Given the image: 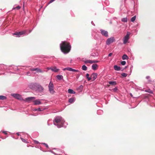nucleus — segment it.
Segmentation results:
<instances>
[{
	"label": "nucleus",
	"mask_w": 155,
	"mask_h": 155,
	"mask_svg": "<svg viewBox=\"0 0 155 155\" xmlns=\"http://www.w3.org/2000/svg\"><path fill=\"white\" fill-rule=\"evenodd\" d=\"M115 41L114 38L113 37L108 38L106 41V43L107 45H109L113 43Z\"/></svg>",
	"instance_id": "6"
},
{
	"label": "nucleus",
	"mask_w": 155,
	"mask_h": 155,
	"mask_svg": "<svg viewBox=\"0 0 155 155\" xmlns=\"http://www.w3.org/2000/svg\"><path fill=\"white\" fill-rule=\"evenodd\" d=\"M100 31L101 33L103 35L107 37H108V33L107 31L103 29H101Z\"/></svg>",
	"instance_id": "7"
},
{
	"label": "nucleus",
	"mask_w": 155,
	"mask_h": 155,
	"mask_svg": "<svg viewBox=\"0 0 155 155\" xmlns=\"http://www.w3.org/2000/svg\"><path fill=\"white\" fill-rule=\"evenodd\" d=\"M130 33L127 32L126 35L123 38V43L124 44H126L129 38V36L130 35Z\"/></svg>",
	"instance_id": "4"
},
{
	"label": "nucleus",
	"mask_w": 155,
	"mask_h": 155,
	"mask_svg": "<svg viewBox=\"0 0 155 155\" xmlns=\"http://www.w3.org/2000/svg\"><path fill=\"white\" fill-rule=\"evenodd\" d=\"M112 90L114 92H116L117 91V87H115V88H114L112 89Z\"/></svg>",
	"instance_id": "34"
},
{
	"label": "nucleus",
	"mask_w": 155,
	"mask_h": 155,
	"mask_svg": "<svg viewBox=\"0 0 155 155\" xmlns=\"http://www.w3.org/2000/svg\"><path fill=\"white\" fill-rule=\"evenodd\" d=\"M146 91L147 92L149 93H150V94H153V91L151 90H150V89H149L147 90H146Z\"/></svg>",
	"instance_id": "30"
},
{
	"label": "nucleus",
	"mask_w": 155,
	"mask_h": 155,
	"mask_svg": "<svg viewBox=\"0 0 155 155\" xmlns=\"http://www.w3.org/2000/svg\"><path fill=\"white\" fill-rule=\"evenodd\" d=\"M108 83L110 85H115L117 84L116 82L115 81H110Z\"/></svg>",
	"instance_id": "14"
},
{
	"label": "nucleus",
	"mask_w": 155,
	"mask_h": 155,
	"mask_svg": "<svg viewBox=\"0 0 155 155\" xmlns=\"http://www.w3.org/2000/svg\"><path fill=\"white\" fill-rule=\"evenodd\" d=\"M38 88V91L40 92H42L44 90L43 87L41 86H39Z\"/></svg>",
	"instance_id": "16"
},
{
	"label": "nucleus",
	"mask_w": 155,
	"mask_h": 155,
	"mask_svg": "<svg viewBox=\"0 0 155 155\" xmlns=\"http://www.w3.org/2000/svg\"><path fill=\"white\" fill-rule=\"evenodd\" d=\"M130 95L131 96V97H132V95L131 94H130Z\"/></svg>",
	"instance_id": "48"
},
{
	"label": "nucleus",
	"mask_w": 155,
	"mask_h": 155,
	"mask_svg": "<svg viewBox=\"0 0 155 155\" xmlns=\"http://www.w3.org/2000/svg\"><path fill=\"white\" fill-rule=\"evenodd\" d=\"M87 67L85 65H84L82 66V69L84 71L87 70Z\"/></svg>",
	"instance_id": "26"
},
{
	"label": "nucleus",
	"mask_w": 155,
	"mask_h": 155,
	"mask_svg": "<svg viewBox=\"0 0 155 155\" xmlns=\"http://www.w3.org/2000/svg\"><path fill=\"white\" fill-rule=\"evenodd\" d=\"M31 30H29V32H30H30H31Z\"/></svg>",
	"instance_id": "47"
},
{
	"label": "nucleus",
	"mask_w": 155,
	"mask_h": 155,
	"mask_svg": "<svg viewBox=\"0 0 155 155\" xmlns=\"http://www.w3.org/2000/svg\"><path fill=\"white\" fill-rule=\"evenodd\" d=\"M136 16H135L133 17H132L131 19V21L132 22H134L136 19Z\"/></svg>",
	"instance_id": "28"
},
{
	"label": "nucleus",
	"mask_w": 155,
	"mask_h": 155,
	"mask_svg": "<svg viewBox=\"0 0 155 155\" xmlns=\"http://www.w3.org/2000/svg\"><path fill=\"white\" fill-rule=\"evenodd\" d=\"M150 78V77H149V76H147V77H146L147 78V79H148V78Z\"/></svg>",
	"instance_id": "46"
},
{
	"label": "nucleus",
	"mask_w": 155,
	"mask_h": 155,
	"mask_svg": "<svg viewBox=\"0 0 155 155\" xmlns=\"http://www.w3.org/2000/svg\"><path fill=\"white\" fill-rule=\"evenodd\" d=\"M114 69L116 71H119L120 69V68L116 65H114Z\"/></svg>",
	"instance_id": "13"
},
{
	"label": "nucleus",
	"mask_w": 155,
	"mask_h": 155,
	"mask_svg": "<svg viewBox=\"0 0 155 155\" xmlns=\"http://www.w3.org/2000/svg\"><path fill=\"white\" fill-rule=\"evenodd\" d=\"M35 71H36L38 73L39 72H41L42 73V71L40 69L38 68H35Z\"/></svg>",
	"instance_id": "21"
},
{
	"label": "nucleus",
	"mask_w": 155,
	"mask_h": 155,
	"mask_svg": "<svg viewBox=\"0 0 155 155\" xmlns=\"http://www.w3.org/2000/svg\"><path fill=\"white\" fill-rule=\"evenodd\" d=\"M20 7L19 6H17V7H16L15 8H13V9H17L18 10L19 9H20Z\"/></svg>",
	"instance_id": "35"
},
{
	"label": "nucleus",
	"mask_w": 155,
	"mask_h": 155,
	"mask_svg": "<svg viewBox=\"0 0 155 155\" xmlns=\"http://www.w3.org/2000/svg\"><path fill=\"white\" fill-rule=\"evenodd\" d=\"M98 68V66L97 64H93L92 66V68L94 70H96Z\"/></svg>",
	"instance_id": "12"
},
{
	"label": "nucleus",
	"mask_w": 155,
	"mask_h": 155,
	"mask_svg": "<svg viewBox=\"0 0 155 155\" xmlns=\"http://www.w3.org/2000/svg\"><path fill=\"white\" fill-rule=\"evenodd\" d=\"M13 35L17 36L18 37H20V35L19 32H16L13 34Z\"/></svg>",
	"instance_id": "20"
},
{
	"label": "nucleus",
	"mask_w": 155,
	"mask_h": 155,
	"mask_svg": "<svg viewBox=\"0 0 155 155\" xmlns=\"http://www.w3.org/2000/svg\"><path fill=\"white\" fill-rule=\"evenodd\" d=\"M129 58L128 56L125 54H124L123 55L122 57V59L123 60H125V59H128Z\"/></svg>",
	"instance_id": "15"
},
{
	"label": "nucleus",
	"mask_w": 155,
	"mask_h": 155,
	"mask_svg": "<svg viewBox=\"0 0 155 155\" xmlns=\"http://www.w3.org/2000/svg\"><path fill=\"white\" fill-rule=\"evenodd\" d=\"M6 97L4 96L1 95L0 96V99L4 100L6 99Z\"/></svg>",
	"instance_id": "24"
},
{
	"label": "nucleus",
	"mask_w": 155,
	"mask_h": 155,
	"mask_svg": "<svg viewBox=\"0 0 155 155\" xmlns=\"http://www.w3.org/2000/svg\"><path fill=\"white\" fill-rule=\"evenodd\" d=\"M121 75L124 77H126L127 76V74L125 73H122L121 74Z\"/></svg>",
	"instance_id": "29"
},
{
	"label": "nucleus",
	"mask_w": 155,
	"mask_h": 155,
	"mask_svg": "<svg viewBox=\"0 0 155 155\" xmlns=\"http://www.w3.org/2000/svg\"><path fill=\"white\" fill-rule=\"evenodd\" d=\"M12 95L14 97L21 101H23V99L21 97V95L18 94H12Z\"/></svg>",
	"instance_id": "5"
},
{
	"label": "nucleus",
	"mask_w": 155,
	"mask_h": 155,
	"mask_svg": "<svg viewBox=\"0 0 155 155\" xmlns=\"http://www.w3.org/2000/svg\"><path fill=\"white\" fill-rule=\"evenodd\" d=\"M68 101L70 103H72L74 101V98H71L69 99L68 100Z\"/></svg>",
	"instance_id": "23"
},
{
	"label": "nucleus",
	"mask_w": 155,
	"mask_h": 155,
	"mask_svg": "<svg viewBox=\"0 0 155 155\" xmlns=\"http://www.w3.org/2000/svg\"><path fill=\"white\" fill-rule=\"evenodd\" d=\"M34 143H36V144H39L40 143H39V142L36 141V140H35L34 141Z\"/></svg>",
	"instance_id": "37"
},
{
	"label": "nucleus",
	"mask_w": 155,
	"mask_h": 155,
	"mask_svg": "<svg viewBox=\"0 0 155 155\" xmlns=\"http://www.w3.org/2000/svg\"><path fill=\"white\" fill-rule=\"evenodd\" d=\"M97 73H93L91 76V79H93V80H94L97 78Z\"/></svg>",
	"instance_id": "9"
},
{
	"label": "nucleus",
	"mask_w": 155,
	"mask_h": 155,
	"mask_svg": "<svg viewBox=\"0 0 155 155\" xmlns=\"http://www.w3.org/2000/svg\"><path fill=\"white\" fill-rule=\"evenodd\" d=\"M84 62L85 63H89L90 60H87L84 61Z\"/></svg>",
	"instance_id": "36"
},
{
	"label": "nucleus",
	"mask_w": 155,
	"mask_h": 155,
	"mask_svg": "<svg viewBox=\"0 0 155 155\" xmlns=\"http://www.w3.org/2000/svg\"><path fill=\"white\" fill-rule=\"evenodd\" d=\"M89 74H87L86 75V77L87 78V80L88 81H90L91 79V77H89Z\"/></svg>",
	"instance_id": "22"
},
{
	"label": "nucleus",
	"mask_w": 155,
	"mask_h": 155,
	"mask_svg": "<svg viewBox=\"0 0 155 155\" xmlns=\"http://www.w3.org/2000/svg\"><path fill=\"white\" fill-rule=\"evenodd\" d=\"M121 21L123 22H127V18H123L122 19Z\"/></svg>",
	"instance_id": "27"
},
{
	"label": "nucleus",
	"mask_w": 155,
	"mask_h": 155,
	"mask_svg": "<svg viewBox=\"0 0 155 155\" xmlns=\"http://www.w3.org/2000/svg\"><path fill=\"white\" fill-rule=\"evenodd\" d=\"M35 98L33 97H28L26 98L25 99H23V101H25L26 102H30L33 99H35Z\"/></svg>",
	"instance_id": "8"
},
{
	"label": "nucleus",
	"mask_w": 155,
	"mask_h": 155,
	"mask_svg": "<svg viewBox=\"0 0 155 155\" xmlns=\"http://www.w3.org/2000/svg\"><path fill=\"white\" fill-rule=\"evenodd\" d=\"M34 102L35 105H39L41 103L40 100H35L34 101Z\"/></svg>",
	"instance_id": "11"
},
{
	"label": "nucleus",
	"mask_w": 155,
	"mask_h": 155,
	"mask_svg": "<svg viewBox=\"0 0 155 155\" xmlns=\"http://www.w3.org/2000/svg\"><path fill=\"white\" fill-rule=\"evenodd\" d=\"M83 87L82 85H80V88L81 89H82Z\"/></svg>",
	"instance_id": "44"
},
{
	"label": "nucleus",
	"mask_w": 155,
	"mask_h": 155,
	"mask_svg": "<svg viewBox=\"0 0 155 155\" xmlns=\"http://www.w3.org/2000/svg\"><path fill=\"white\" fill-rule=\"evenodd\" d=\"M48 87L50 92L51 94H54L55 91L54 89V85L52 81H50Z\"/></svg>",
	"instance_id": "3"
},
{
	"label": "nucleus",
	"mask_w": 155,
	"mask_h": 155,
	"mask_svg": "<svg viewBox=\"0 0 155 155\" xmlns=\"http://www.w3.org/2000/svg\"><path fill=\"white\" fill-rule=\"evenodd\" d=\"M56 77L57 79L59 80L62 79L63 78V77L61 75H58Z\"/></svg>",
	"instance_id": "19"
},
{
	"label": "nucleus",
	"mask_w": 155,
	"mask_h": 155,
	"mask_svg": "<svg viewBox=\"0 0 155 155\" xmlns=\"http://www.w3.org/2000/svg\"><path fill=\"white\" fill-rule=\"evenodd\" d=\"M54 1V0H51L49 2V3H52V2H53Z\"/></svg>",
	"instance_id": "41"
},
{
	"label": "nucleus",
	"mask_w": 155,
	"mask_h": 155,
	"mask_svg": "<svg viewBox=\"0 0 155 155\" xmlns=\"http://www.w3.org/2000/svg\"><path fill=\"white\" fill-rule=\"evenodd\" d=\"M71 68H66L63 69V70H68V71H71Z\"/></svg>",
	"instance_id": "25"
},
{
	"label": "nucleus",
	"mask_w": 155,
	"mask_h": 155,
	"mask_svg": "<svg viewBox=\"0 0 155 155\" xmlns=\"http://www.w3.org/2000/svg\"><path fill=\"white\" fill-rule=\"evenodd\" d=\"M94 61V63H97L99 62L98 61Z\"/></svg>",
	"instance_id": "43"
},
{
	"label": "nucleus",
	"mask_w": 155,
	"mask_h": 155,
	"mask_svg": "<svg viewBox=\"0 0 155 155\" xmlns=\"http://www.w3.org/2000/svg\"><path fill=\"white\" fill-rule=\"evenodd\" d=\"M3 133L5 134H7V133L6 131H4Z\"/></svg>",
	"instance_id": "45"
},
{
	"label": "nucleus",
	"mask_w": 155,
	"mask_h": 155,
	"mask_svg": "<svg viewBox=\"0 0 155 155\" xmlns=\"http://www.w3.org/2000/svg\"><path fill=\"white\" fill-rule=\"evenodd\" d=\"M60 48L61 51L64 53H67L70 51L71 46L69 42L64 41L60 45Z\"/></svg>",
	"instance_id": "1"
},
{
	"label": "nucleus",
	"mask_w": 155,
	"mask_h": 155,
	"mask_svg": "<svg viewBox=\"0 0 155 155\" xmlns=\"http://www.w3.org/2000/svg\"><path fill=\"white\" fill-rule=\"evenodd\" d=\"M121 64L122 65H124L126 64V62L125 61H123L121 62Z\"/></svg>",
	"instance_id": "33"
},
{
	"label": "nucleus",
	"mask_w": 155,
	"mask_h": 155,
	"mask_svg": "<svg viewBox=\"0 0 155 155\" xmlns=\"http://www.w3.org/2000/svg\"><path fill=\"white\" fill-rule=\"evenodd\" d=\"M26 32L27 31L25 30L19 32V33L20 34V35H21L25 34Z\"/></svg>",
	"instance_id": "17"
},
{
	"label": "nucleus",
	"mask_w": 155,
	"mask_h": 155,
	"mask_svg": "<svg viewBox=\"0 0 155 155\" xmlns=\"http://www.w3.org/2000/svg\"><path fill=\"white\" fill-rule=\"evenodd\" d=\"M112 54V53H110L109 54H108V56H111Z\"/></svg>",
	"instance_id": "42"
},
{
	"label": "nucleus",
	"mask_w": 155,
	"mask_h": 155,
	"mask_svg": "<svg viewBox=\"0 0 155 155\" xmlns=\"http://www.w3.org/2000/svg\"><path fill=\"white\" fill-rule=\"evenodd\" d=\"M42 144H44L45 145V146H46V147H48V145L47 144L45 143H42Z\"/></svg>",
	"instance_id": "40"
},
{
	"label": "nucleus",
	"mask_w": 155,
	"mask_h": 155,
	"mask_svg": "<svg viewBox=\"0 0 155 155\" xmlns=\"http://www.w3.org/2000/svg\"><path fill=\"white\" fill-rule=\"evenodd\" d=\"M89 63L90 64H92L93 63H94V61H91L90 60V62Z\"/></svg>",
	"instance_id": "38"
},
{
	"label": "nucleus",
	"mask_w": 155,
	"mask_h": 155,
	"mask_svg": "<svg viewBox=\"0 0 155 155\" xmlns=\"http://www.w3.org/2000/svg\"><path fill=\"white\" fill-rule=\"evenodd\" d=\"M71 71L77 72L78 71V70H75V69H72L71 68Z\"/></svg>",
	"instance_id": "32"
},
{
	"label": "nucleus",
	"mask_w": 155,
	"mask_h": 155,
	"mask_svg": "<svg viewBox=\"0 0 155 155\" xmlns=\"http://www.w3.org/2000/svg\"><path fill=\"white\" fill-rule=\"evenodd\" d=\"M48 69H51L52 71L56 72H58L59 70V69H57V68L55 67L52 68H50Z\"/></svg>",
	"instance_id": "10"
},
{
	"label": "nucleus",
	"mask_w": 155,
	"mask_h": 155,
	"mask_svg": "<svg viewBox=\"0 0 155 155\" xmlns=\"http://www.w3.org/2000/svg\"><path fill=\"white\" fill-rule=\"evenodd\" d=\"M64 122V121L61 117H58L55 118L54 124L58 127L60 128L62 127Z\"/></svg>",
	"instance_id": "2"
},
{
	"label": "nucleus",
	"mask_w": 155,
	"mask_h": 155,
	"mask_svg": "<svg viewBox=\"0 0 155 155\" xmlns=\"http://www.w3.org/2000/svg\"><path fill=\"white\" fill-rule=\"evenodd\" d=\"M34 111H42L43 110H41V108H37L34 109Z\"/></svg>",
	"instance_id": "31"
},
{
	"label": "nucleus",
	"mask_w": 155,
	"mask_h": 155,
	"mask_svg": "<svg viewBox=\"0 0 155 155\" xmlns=\"http://www.w3.org/2000/svg\"><path fill=\"white\" fill-rule=\"evenodd\" d=\"M68 92L70 94H75V92L73 90L71 89H69L68 90Z\"/></svg>",
	"instance_id": "18"
},
{
	"label": "nucleus",
	"mask_w": 155,
	"mask_h": 155,
	"mask_svg": "<svg viewBox=\"0 0 155 155\" xmlns=\"http://www.w3.org/2000/svg\"><path fill=\"white\" fill-rule=\"evenodd\" d=\"M31 71H35V68H32L30 69Z\"/></svg>",
	"instance_id": "39"
}]
</instances>
